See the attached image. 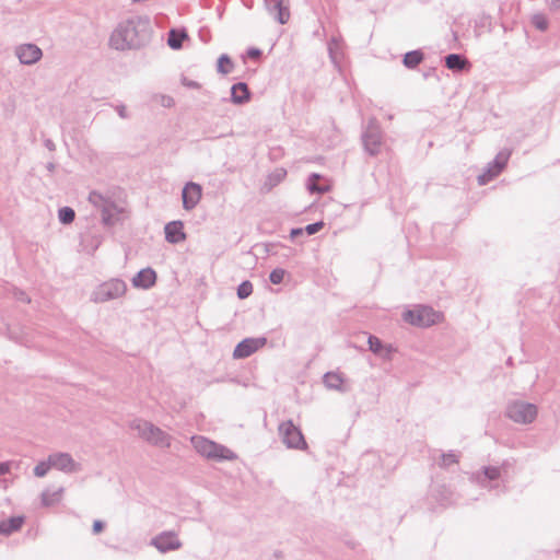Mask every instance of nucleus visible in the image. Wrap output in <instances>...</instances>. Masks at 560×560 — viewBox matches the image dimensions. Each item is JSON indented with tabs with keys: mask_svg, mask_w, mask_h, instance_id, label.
Wrapping results in <instances>:
<instances>
[{
	"mask_svg": "<svg viewBox=\"0 0 560 560\" xmlns=\"http://www.w3.org/2000/svg\"><path fill=\"white\" fill-rule=\"evenodd\" d=\"M151 22L148 16L135 15L117 25L109 38V45L116 50L140 48L151 37Z\"/></svg>",
	"mask_w": 560,
	"mask_h": 560,
	"instance_id": "nucleus-1",
	"label": "nucleus"
},
{
	"mask_svg": "<svg viewBox=\"0 0 560 560\" xmlns=\"http://www.w3.org/2000/svg\"><path fill=\"white\" fill-rule=\"evenodd\" d=\"M130 428L137 431L138 435L151 445L161 448L171 446L172 436L149 421L136 419L130 423Z\"/></svg>",
	"mask_w": 560,
	"mask_h": 560,
	"instance_id": "nucleus-2",
	"label": "nucleus"
},
{
	"mask_svg": "<svg viewBox=\"0 0 560 560\" xmlns=\"http://www.w3.org/2000/svg\"><path fill=\"white\" fill-rule=\"evenodd\" d=\"M89 202L101 211L102 222L106 226L115 225L122 213V208L110 197L98 191H91L88 198Z\"/></svg>",
	"mask_w": 560,
	"mask_h": 560,
	"instance_id": "nucleus-3",
	"label": "nucleus"
},
{
	"mask_svg": "<svg viewBox=\"0 0 560 560\" xmlns=\"http://www.w3.org/2000/svg\"><path fill=\"white\" fill-rule=\"evenodd\" d=\"M191 443L196 452L208 459L221 462L237 458V455L233 451L205 436H192Z\"/></svg>",
	"mask_w": 560,
	"mask_h": 560,
	"instance_id": "nucleus-4",
	"label": "nucleus"
},
{
	"mask_svg": "<svg viewBox=\"0 0 560 560\" xmlns=\"http://www.w3.org/2000/svg\"><path fill=\"white\" fill-rule=\"evenodd\" d=\"M127 292V284L118 278L109 279L98 284L91 294V301L94 303H105L112 300L122 298Z\"/></svg>",
	"mask_w": 560,
	"mask_h": 560,
	"instance_id": "nucleus-5",
	"label": "nucleus"
},
{
	"mask_svg": "<svg viewBox=\"0 0 560 560\" xmlns=\"http://www.w3.org/2000/svg\"><path fill=\"white\" fill-rule=\"evenodd\" d=\"M538 413V408L535 404L515 400L508 405L505 415L515 423L529 424L532 423Z\"/></svg>",
	"mask_w": 560,
	"mask_h": 560,
	"instance_id": "nucleus-6",
	"label": "nucleus"
},
{
	"mask_svg": "<svg viewBox=\"0 0 560 560\" xmlns=\"http://www.w3.org/2000/svg\"><path fill=\"white\" fill-rule=\"evenodd\" d=\"M440 314L430 306L421 305L415 310H408L402 314L406 323L417 327H430L439 319Z\"/></svg>",
	"mask_w": 560,
	"mask_h": 560,
	"instance_id": "nucleus-7",
	"label": "nucleus"
},
{
	"mask_svg": "<svg viewBox=\"0 0 560 560\" xmlns=\"http://www.w3.org/2000/svg\"><path fill=\"white\" fill-rule=\"evenodd\" d=\"M279 436L283 444L289 448H302L305 441L301 431L293 424L292 421H285L279 424Z\"/></svg>",
	"mask_w": 560,
	"mask_h": 560,
	"instance_id": "nucleus-8",
	"label": "nucleus"
},
{
	"mask_svg": "<svg viewBox=\"0 0 560 560\" xmlns=\"http://www.w3.org/2000/svg\"><path fill=\"white\" fill-rule=\"evenodd\" d=\"M150 545L156 548L161 553L178 550L183 546L177 534L173 530H165L154 536Z\"/></svg>",
	"mask_w": 560,
	"mask_h": 560,
	"instance_id": "nucleus-9",
	"label": "nucleus"
},
{
	"mask_svg": "<svg viewBox=\"0 0 560 560\" xmlns=\"http://www.w3.org/2000/svg\"><path fill=\"white\" fill-rule=\"evenodd\" d=\"M48 457L51 467L65 474H74L82 469L81 464L75 462L69 453L56 452Z\"/></svg>",
	"mask_w": 560,
	"mask_h": 560,
	"instance_id": "nucleus-10",
	"label": "nucleus"
},
{
	"mask_svg": "<svg viewBox=\"0 0 560 560\" xmlns=\"http://www.w3.org/2000/svg\"><path fill=\"white\" fill-rule=\"evenodd\" d=\"M327 50L334 67L341 71L345 65V43L340 35H332L327 42Z\"/></svg>",
	"mask_w": 560,
	"mask_h": 560,
	"instance_id": "nucleus-11",
	"label": "nucleus"
},
{
	"mask_svg": "<svg viewBox=\"0 0 560 560\" xmlns=\"http://www.w3.org/2000/svg\"><path fill=\"white\" fill-rule=\"evenodd\" d=\"M267 342L265 337L260 338H246L237 343L233 351L235 359H244L252 355L254 352L262 348Z\"/></svg>",
	"mask_w": 560,
	"mask_h": 560,
	"instance_id": "nucleus-12",
	"label": "nucleus"
},
{
	"mask_svg": "<svg viewBox=\"0 0 560 560\" xmlns=\"http://www.w3.org/2000/svg\"><path fill=\"white\" fill-rule=\"evenodd\" d=\"M201 196V186L197 183L188 182L182 190L183 208L187 211L192 210L199 203Z\"/></svg>",
	"mask_w": 560,
	"mask_h": 560,
	"instance_id": "nucleus-13",
	"label": "nucleus"
},
{
	"mask_svg": "<svg viewBox=\"0 0 560 560\" xmlns=\"http://www.w3.org/2000/svg\"><path fill=\"white\" fill-rule=\"evenodd\" d=\"M15 56L23 65H34L43 56L42 49L35 44H22L15 48Z\"/></svg>",
	"mask_w": 560,
	"mask_h": 560,
	"instance_id": "nucleus-14",
	"label": "nucleus"
},
{
	"mask_svg": "<svg viewBox=\"0 0 560 560\" xmlns=\"http://www.w3.org/2000/svg\"><path fill=\"white\" fill-rule=\"evenodd\" d=\"M265 8L280 24H285L290 19L288 0H265Z\"/></svg>",
	"mask_w": 560,
	"mask_h": 560,
	"instance_id": "nucleus-15",
	"label": "nucleus"
},
{
	"mask_svg": "<svg viewBox=\"0 0 560 560\" xmlns=\"http://www.w3.org/2000/svg\"><path fill=\"white\" fill-rule=\"evenodd\" d=\"M364 150L372 156L380 153L382 144L381 131L377 128L370 127L362 135Z\"/></svg>",
	"mask_w": 560,
	"mask_h": 560,
	"instance_id": "nucleus-16",
	"label": "nucleus"
},
{
	"mask_svg": "<svg viewBox=\"0 0 560 560\" xmlns=\"http://www.w3.org/2000/svg\"><path fill=\"white\" fill-rule=\"evenodd\" d=\"M476 480L482 487H488L490 489L497 488L499 483L492 485V482L498 481L501 477V469L495 466H486L482 467L480 471L475 474Z\"/></svg>",
	"mask_w": 560,
	"mask_h": 560,
	"instance_id": "nucleus-17",
	"label": "nucleus"
},
{
	"mask_svg": "<svg viewBox=\"0 0 560 560\" xmlns=\"http://www.w3.org/2000/svg\"><path fill=\"white\" fill-rule=\"evenodd\" d=\"M156 273L152 268L141 269L132 278L131 283L135 288L150 289L155 284Z\"/></svg>",
	"mask_w": 560,
	"mask_h": 560,
	"instance_id": "nucleus-18",
	"label": "nucleus"
},
{
	"mask_svg": "<svg viewBox=\"0 0 560 560\" xmlns=\"http://www.w3.org/2000/svg\"><path fill=\"white\" fill-rule=\"evenodd\" d=\"M184 225L182 221H172L168 222L165 228V238L171 244H178L186 240V234L184 233Z\"/></svg>",
	"mask_w": 560,
	"mask_h": 560,
	"instance_id": "nucleus-19",
	"label": "nucleus"
},
{
	"mask_svg": "<svg viewBox=\"0 0 560 560\" xmlns=\"http://www.w3.org/2000/svg\"><path fill=\"white\" fill-rule=\"evenodd\" d=\"M319 137L320 145L326 149H331L336 147L341 140L340 132L337 130L334 124H330L325 128H322Z\"/></svg>",
	"mask_w": 560,
	"mask_h": 560,
	"instance_id": "nucleus-20",
	"label": "nucleus"
},
{
	"mask_svg": "<svg viewBox=\"0 0 560 560\" xmlns=\"http://www.w3.org/2000/svg\"><path fill=\"white\" fill-rule=\"evenodd\" d=\"M323 383L328 389H335L341 393L348 390L345 386V378L339 372H327L323 376Z\"/></svg>",
	"mask_w": 560,
	"mask_h": 560,
	"instance_id": "nucleus-21",
	"label": "nucleus"
},
{
	"mask_svg": "<svg viewBox=\"0 0 560 560\" xmlns=\"http://www.w3.org/2000/svg\"><path fill=\"white\" fill-rule=\"evenodd\" d=\"M250 93L246 83L238 82L231 88V101L234 104L242 105L249 101Z\"/></svg>",
	"mask_w": 560,
	"mask_h": 560,
	"instance_id": "nucleus-22",
	"label": "nucleus"
},
{
	"mask_svg": "<svg viewBox=\"0 0 560 560\" xmlns=\"http://www.w3.org/2000/svg\"><path fill=\"white\" fill-rule=\"evenodd\" d=\"M424 60V52L421 49H415L402 56V65L410 70L416 69Z\"/></svg>",
	"mask_w": 560,
	"mask_h": 560,
	"instance_id": "nucleus-23",
	"label": "nucleus"
},
{
	"mask_svg": "<svg viewBox=\"0 0 560 560\" xmlns=\"http://www.w3.org/2000/svg\"><path fill=\"white\" fill-rule=\"evenodd\" d=\"M512 154V151L510 149H503L501 150L492 162H490L488 165L498 174L500 175L501 172L505 168L510 156Z\"/></svg>",
	"mask_w": 560,
	"mask_h": 560,
	"instance_id": "nucleus-24",
	"label": "nucleus"
},
{
	"mask_svg": "<svg viewBox=\"0 0 560 560\" xmlns=\"http://www.w3.org/2000/svg\"><path fill=\"white\" fill-rule=\"evenodd\" d=\"M445 67L452 71H462L468 63L467 59L460 54H448L444 58Z\"/></svg>",
	"mask_w": 560,
	"mask_h": 560,
	"instance_id": "nucleus-25",
	"label": "nucleus"
},
{
	"mask_svg": "<svg viewBox=\"0 0 560 560\" xmlns=\"http://www.w3.org/2000/svg\"><path fill=\"white\" fill-rule=\"evenodd\" d=\"M62 493H63V488H58L56 490L47 489V490L43 491L42 504L44 506L55 505L56 503H58L61 500Z\"/></svg>",
	"mask_w": 560,
	"mask_h": 560,
	"instance_id": "nucleus-26",
	"label": "nucleus"
},
{
	"mask_svg": "<svg viewBox=\"0 0 560 560\" xmlns=\"http://www.w3.org/2000/svg\"><path fill=\"white\" fill-rule=\"evenodd\" d=\"M24 520L21 516L11 517L8 521L0 522V534L10 535L16 530H19L23 524Z\"/></svg>",
	"mask_w": 560,
	"mask_h": 560,
	"instance_id": "nucleus-27",
	"label": "nucleus"
},
{
	"mask_svg": "<svg viewBox=\"0 0 560 560\" xmlns=\"http://www.w3.org/2000/svg\"><path fill=\"white\" fill-rule=\"evenodd\" d=\"M187 33L182 30H171L168 32L167 44L173 49H179L183 46V42L187 38Z\"/></svg>",
	"mask_w": 560,
	"mask_h": 560,
	"instance_id": "nucleus-28",
	"label": "nucleus"
},
{
	"mask_svg": "<svg viewBox=\"0 0 560 560\" xmlns=\"http://www.w3.org/2000/svg\"><path fill=\"white\" fill-rule=\"evenodd\" d=\"M287 175V171L284 168H277L271 174L268 175L266 186L271 189L273 186L281 183Z\"/></svg>",
	"mask_w": 560,
	"mask_h": 560,
	"instance_id": "nucleus-29",
	"label": "nucleus"
},
{
	"mask_svg": "<svg viewBox=\"0 0 560 560\" xmlns=\"http://www.w3.org/2000/svg\"><path fill=\"white\" fill-rule=\"evenodd\" d=\"M233 63L228 55H221L218 59L217 70L222 74L232 72Z\"/></svg>",
	"mask_w": 560,
	"mask_h": 560,
	"instance_id": "nucleus-30",
	"label": "nucleus"
},
{
	"mask_svg": "<svg viewBox=\"0 0 560 560\" xmlns=\"http://www.w3.org/2000/svg\"><path fill=\"white\" fill-rule=\"evenodd\" d=\"M58 218H59L61 223L70 224V223L73 222V220L75 218V212L70 207H63V208L59 209Z\"/></svg>",
	"mask_w": 560,
	"mask_h": 560,
	"instance_id": "nucleus-31",
	"label": "nucleus"
},
{
	"mask_svg": "<svg viewBox=\"0 0 560 560\" xmlns=\"http://www.w3.org/2000/svg\"><path fill=\"white\" fill-rule=\"evenodd\" d=\"M458 463V455L454 453L453 451H450L448 453H443L441 455V460L439 463L440 467L447 468L453 464Z\"/></svg>",
	"mask_w": 560,
	"mask_h": 560,
	"instance_id": "nucleus-32",
	"label": "nucleus"
},
{
	"mask_svg": "<svg viewBox=\"0 0 560 560\" xmlns=\"http://www.w3.org/2000/svg\"><path fill=\"white\" fill-rule=\"evenodd\" d=\"M532 24L539 31L545 32L548 28L549 22L548 19L541 14H534L532 18Z\"/></svg>",
	"mask_w": 560,
	"mask_h": 560,
	"instance_id": "nucleus-33",
	"label": "nucleus"
},
{
	"mask_svg": "<svg viewBox=\"0 0 560 560\" xmlns=\"http://www.w3.org/2000/svg\"><path fill=\"white\" fill-rule=\"evenodd\" d=\"M369 350L374 354H381L384 346L380 338L376 336L370 335L368 337Z\"/></svg>",
	"mask_w": 560,
	"mask_h": 560,
	"instance_id": "nucleus-34",
	"label": "nucleus"
},
{
	"mask_svg": "<svg viewBox=\"0 0 560 560\" xmlns=\"http://www.w3.org/2000/svg\"><path fill=\"white\" fill-rule=\"evenodd\" d=\"M51 465L49 463V457H47V460L39 462L35 468H34V475L38 478H43L47 475L49 469H51Z\"/></svg>",
	"mask_w": 560,
	"mask_h": 560,
	"instance_id": "nucleus-35",
	"label": "nucleus"
},
{
	"mask_svg": "<svg viewBox=\"0 0 560 560\" xmlns=\"http://www.w3.org/2000/svg\"><path fill=\"white\" fill-rule=\"evenodd\" d=\"M497 176H498V174L488 165L487 168L483 171V173H481L477 177V180H478V184L482 186V185L488 184L490 180H492Z\"/></svg>",
	"mask_w": 560,
	"mask_h": 560,
	"instance_id": "nucleus-36",
	"label": "nucleus"
},
{
	"mask_svg": "<svg viewBox=\"0 0 560 560\" xmlns=\"http://www.w3.org/2000/svg\"><path fill=\"white\" fill-rule=\"evenodd\" d=\"M253 292V284L249 281H243L237 288V296L240 299L248 298Z\"/></svg>",
	"mask_w": 560,
	"mask_h": 560,
	"instance_id": "nucleus-37",
	"label": "nucleus"
},
{
	"mask_svg": "<svg viewBox=\"0 0 560 560\" xmlns=\"http://www.w3.org/2000/svg\"><path fill=\"white\" fill-rule=\"evenodd\" d=\"M304 231L308 235L315 234V223L307 224L305 226V229H302V228L292 229L290 235H291L292 238H296L298 236L302 235L304 233Z\"/></svg>",
	"mask_w": 560,
	"mask_h": 560,
	"instance_id": "nucleus-38",
	"label": "nucleus"
},
{
	"mask_svg": "<svg viewBox=\"0 0 560 560\" xmlns=\"http://www.w3.org/2000/svg\"><path fill=\"white\" fill-rule=\"evenodd\" d=\"M285 271L281 268L273 269L269 275V280L273 284H279L283 281Z\"/></svg>",
	"mask_w": 560,
	"mask_h": 560,
	"instance_id": "nucleus-39",
	"label": "nucleus"
},
{
	"mask_svg": "<svg viewBox=\"0 0 560 560\" xmlns=\"http://www.w3.org/2000/svg\"><path fill=\"white\" fill-rule=\"evenodd\" d=\"M322 176L317 174V197L327 192L330 189V185L326 182L324 184L320 183Z\"/></svg>",
	"mask_w": 560,
	"mask_h": 560,
	"instance_id": "nucleus-40",
	"label": "nucleus"
},
{
	"mask_svg": "<svg viewBox=\"0 0 560 560\" xmlns=\"http://www.w3.org/2000/svg\"><path fill=\"white\" fill-rule=\"evenodd\" d=\"M13 294H14V298L18 301H21V302H24V303H30L31 302V299L26 295V293L21 291V290H14Z\"/></svg>",
	"mask_w": 560,
	"mask_h": 560,
	"instance_id": "nucleus-41",
	"label": "nucleus"
},
{
	"mask_svg": "<svg viewBox=\"0 0 560 560\" xmlns=\"http://www.w3.org/2000/svg\"><path fill=\"white\" fill-rule=\"evenodd\" d=\"M307 189L312 195L315 194V173L308 175Z\"/></svg>",
	"mask_w": 560,
	"mask_h": 560,
	"instance_id": "nucleus-42",
	"label": "nucleus"
},
{
	"mask_svg": "<svg viewBox=\"0 0 560 560\" xmlns=\"http://www.w3.org/2000/svg\"><path fill=\"white\" fill-rule=\"evenodd\" d=\"M104 528V523L102 521H94L93 523V533L100 534Z\"/></svg>",
	"mask_w": 560,
	"mask_h": 560,
	"instance_id": "nucleus-43",
	"label": "nucleus"
},
{
	"mask_svg": "<svg viewBox=\"0 0 560 560\" xmlns=\"http://www.w3.org/2000/svg\"><path fill=\"white\" fill-rule=\"evenodd\" d=\"M116 110H117V113H118V115H119V117H120V118H124V119H125V118H127V117H128V115H127V108H126V106H125V105H118V106L116 107Z\"/></svg>",
	"mask_w": 560,
	"mask_h": 560,
	"instance_id": "nucleus-44",
	"label": "nucleus"
},
{
	"mask_svg": "<svg viewBox=\"0 0 560 560\" xmlns=\"http://www.w3.org/2000/svg\"><path fill=\"white\" fill-rule=\"evenodd\" d=\"M183 84L188 86V88H191V89H199L200 88V84L198 82L190 81V80H187V79L183 80Z\"/></svg>",
	"mask_w": 560,
	"mask_h": 560,
	"instance_id": "nucleus-45",
	"label": "nucleus"
},
{
	"mask_svg": "<svg viewBox=\"0 0 560 560\" xmlns=\"http://www.w3.org/2000/svg\"><path fill=\"white\" fill-rule=\"evenodd\" d=\"M10 471L9 463H0V476L5 475Z\"/></svg>",
	"mask_w": 560,
	"mask_h": 560,
	"instance_id": "nucleus-46",
	"label": "nucleus"
},
{
	"mask_svg": "<svg viewBox=\"0 0 560 560\" xmlns=\"http://www.w3.org/2000/svg\"><path fill=\"white\" fill-rule=\"evenodd\" d=\"M247 54L249 57L256 58V57H259L261 52L257 48H250Z\"/></svg>",
	"mask_w": 560,
	"mask_h": 560,
	"instance_id": "nucleus-47",
	"label": "nucleus"
},
{
	"mask_svg": "<svg viewBox=\"0 0 560 560\" xmlns=\"http://www.w3.org/2000/svg\"><path fill=\"white\" fill-rule=\"evenodd\" d=\"M45 145L49 150H54L55 149L54 142L51 140H49V139L45 141Z\"/></svg>",
	"mask_w": 560,
	"mask_h": 560,
	"instance_id": "nucleus-48",
	"label": "nucleus"
},
{
	"mask_svg": "<svg viewBox=\"0 0 560 560\" xmlns=\"http://www.w3.org/2000/svg\"><path fill=\"white\" fill-rule=\"evenodd\" d=\"M324 226V222L322 220H317V232H319Z\"/></svg>",
	"mask_w": 560,
	"mask_h": 560,
	"instance_id": "nucleus-49",
	"label": "nucleus"
},
{
	"mask_svg": "<svg viewBox=\"0 0 560 560\" xmlns=\"http://www.w3.org/2000/svg\"><path fill=\"white\" fill-rule=\"evenodd\" d=\"M552 5L555 8H560V0H552Z\"/></svg>",
	"mask_w": 560,
	"mask_h": 560,
	"instance_id": "nucleus-50",
	"label": "nucleus"
},
{
	"mask_svg": "<svg viewBox=\"0 0 560 560\" xmlns=\"http://www.w3.org/2000/svg\"><path fill=\"white\" fill-rule=\"evenodd\" d=\"M508 364H512V358H509L506 361Z\"/></svg>",
	"mask_w": 560,
	"mask_h": 560,
	"instance_id": "nucleus-51",
	"label": "nucleus"
},
{
	"mask_svg": "<svg viewBox=\"0 0 560 560\" xmlns=\"http://www.w3.org/2000/svg\"><path fill=\"white\" fill-rule=\"evenodd\" d=\"M171 102H172V98H168V101H165V104L170 105Z\"/></svg>",
	"mask_w": 560,
	"mask_h": 560,
	"instance_id": "nucleus-52",
	"label": "nucleus"
},
{
	"mask_svg": "<svg viewBox=\"0 0 560 560\" xmlns=\"http://www.w3.org/2000/svg\"><path fill=\"white\" fill-rule=\"evenodd\" d=\"M171 102H172V98H168V101H165V104L170 105Z\"/></svg>",
	"mask_w": 560,
	"mask_h": 560,
	"instance_id": "nucleus-53",
	"label": "nucleus"
},
{
	"mask_svg": "<svg viewBox=\"0 0 560 560\" xmlns=\"http://www.w3.org/2000/svg\"><path fill=\"white\" fill-rule=\"evenodd\" d=\"M430 75V72L424 73V78L427 79Z\"/></svg>",
	"mask_w": 560,
	"mask_h": 560,
	"instance_id": "nucleus-54",
	"label": "nucleus"
}]
</instances>
